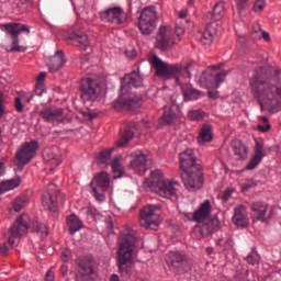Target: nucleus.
<instances>
[{
    "label": "nucleus",
    "instance_id": "obj_43",
    "mask_svg": "<svg viewBox=\"0 0 281 281\" xmlns=\"http://www.w3.org/2000/svg\"><path fill=\"white\" fill-rule=\"evenodd\" d=\"M33 232H35L40 238H47L49 236V229L41 222H35L33 225Z\"/></svg>",
    "mask_w": 281,
    "mask_h": 281
},
{
    "label": "nucleus",
    "instance_id": "obj_64",
    "mask_svg": "<svg viewBox=\"0 0 281 281\" xmlns=\"http://www.w3.org/2000/svg\"><path fill=\"white\" fill-rule=\"evenodd\" d=\"M250 188H251V184H248V183L243 184V191L244 192H247Z\"/></svg>",
    "mask_w": 281,
    "mask_h": 281
},
{
    "label": "nucleus",
    "instance_id": "obj_57",
    "mask_svg": "<svg viewBox=\"0 0 281 281\" xmlns=\"http://www.w3.org/2000/svg\"><path fill=\"white\" fill-rule=\"evenodd\" d=\"M105 223L108 229H113V220L111 217H106Z\"/></svg>",
    "mask_w": 281,
    "mask_h": 281
},
{
    "label": "nucleus",
    "instance_id": "obj_16",
    "mask_svg": "<svg viewBox=\"0 0 281 281\" xmlns=\"http://www.w3.org/2000/svg\"><path fill=\"white\" fill-rule=\"evenodd\" d=\"M79 268V276H77L76 281H91L92 276H95V261L90 258H81L77 260Z\"/></svg>",
    "mask_w": 281,
    "mask_h": 281
},
{
    "label": "nucleus",
    "instance_id": "obj_60",
    "mask_svg": "<svg viewBox=\"0 0 281 281\" xmlns=\"http://www.w3.org/2000/svg\"><path fill=\"white\" fill-rule=\"evenodd\" d=\"M261 35H262V38L267 42V43H269L270 41H271V36L269 35V33H267V32H262L261 33Z\"/></svg>",
    "mask_w": 281,
    "mask_h": 281
},
{
    "label": "nucleus",
    "instance_id": "obj_3",
    "mask_svg": "<svg viewBox=\"0 0 281 281\" xmlns=\"http://www.w3.org/2000/svg\"><path fill=\"white\" fill-rule=\"evenodd\" d=\"M137 237L135 235L126 234L123 236L119 247V271L122 276H125L127 278H131L133 273V249H135Z\"/></svg>",
    "mask_w": 281,
    "mask_h": 281
},
{
    "label": "nucleus",
    "instance_id": "obj_53",
    "mask_svg": "<svg viewBox=\"0 0 281 281\" xmlns=\"http://www.w3.org/2000/svg\"><path fill=\"white\" fill-rule=\"evenodd\" d=\"M186 34V30L181 25L176 26V36L177 38H181Z\"/></svg>",
    "mask_w": 281,
    "mask_h": 281
},
{
    "label": "nucleus",
    "instance_id": "obj_56",
    "mask_svg": "<svg viewBox=\"0 0 281 281\" xmlns=\"http://www.w3.org/2000/svg\"><path fill=\"white\" fill-rule=\"evenodd\" d=\"M54 279H55L54 271L48 270L45 276V281H54Z\"/></svg>",
    "mask_w": 281,
    "mask_h": 281
},
{
    "label": "nucleus",
    "instance_id": "obj_45",
    "mask_svg": "<svg viewBox=\"0 0 281 281\" xmlns=\"http://www.w3.org/2000/svg\"><path fill=\"white\" fill-rule=\"evenodd\" d=\"M246 261L248 265H252V267L260 262V255H258L256 248H252L251 252L246 257Z\"/></svg>",
    "mask_w": 281,
    "mask_h": 281
},
{
    "label": "nucleus",
    "instance_id": "obj_37",
    "mask_svg": "<svg viewBox=\"0 0 281 281\" xmlns=\"http://www.w3.org/2000/svg\"><path fill=\"white\" fill-rule=\"evenodd\" d=\"M113 150H115V147L101 150L97 156L98 166L101 168H106L109 166V161H111V155H113Z\"/></svg>",
    "mask_w": 281,
    "mask_h": 281
},
{
    "label": "nucleus",
    "instance_id": "obj_46",
    "mask_svg": "<svg viewBox=\"0 0 281 281\" xmlns=\"http://www.w3.org/2000/svg\"><path fill=\"white\" fill-rule=\"evenodd\" d=\"M190 120L193 122H202L203 117H205V112L201 110H192L189 112Z\"/></svg>",
    "mask_w": 281,
    "mask_h": 281
},
{
    "label": "nucleus",
    "instance_id": "obj_40",
    "mask_svg": "<svg viewBox=\"0 0 281 281\" xmlns=\"http://www.w3.org/2000/svg\"><path fill=\"white\" fill-rule=\"evenodd\" d=\"M21 186L20 179H11L0 183V194H4V192H10V190H14Z\"/></svg>",
    "mask_w": 281,
    "mask_h": 281
},
{
    "label": "nucleus",
    "instance_id": "obj_17",
    "mask_svg": "<svg viewBox=\"0 0 281 281\" xmlns=\"http://www.w3.org/2000/svg\"><path fill=\"white\" fill-rule=\"evenodd\" d=\"M58 194H60L58 187L54 183H49L46 192L42 196V203L49 212H58Z\"/></svg>",
    "mask_w": 281,
    "mask_h": 281
},
{
    "label": "nucleus",
    "instance_id": "obj_4",
    "mask_svg": "<svg viewBox=\"0 0 281 281\" xmlns=\"http://www.w3.org/2000/svg\"><path fill=\"white\" fill-rule=\"evenodd\" d=\"M151 179H146L144 186L150 188L158 194L159 196H164V199H170L172 196H177V182H172L170 180H164V170L156 169L150 173Z\"/></svg>",
    "mask_w": 281,
    "mask_h": 281
},
{
    "label": "nucleus",
    "instance_id": "obj_54",
    "mask_svg": "<svg viewBox=\"0 0 281 281\" xmlns=\"http://www.w3.org/2000/svg\"><path fill=\"white\" fill-rule=\"evenodd\" d=\"M8 251H10V247H8V244H0V254H3V256H8Z\"/></svg>",
    "mask_w": 281,
    "mask_h": 281
},
{
    "label": "nucleus",
    "instance_id": "obj_58",
    "mask_svg": "<svg viewBox=\"0 0 281 281\" xmlns=\"http://www.w3.org/2000/svg\"><path fill=\"white\" fill-rule=\"evenodd\" d=\"M61 260H63V262H69V252L68 251H64L61 254Z\"/></svg>",
    "mask_w": 281,
    "mask_h": 281
},
{
    "label": "nucleus",
    "instance_id": "obj_55",
    "mask_svg": "<svg viewBox=\"0 0 281 281\" xmlns=\"http://www.w3.org/2000/svg\"><path fill=\"white\" fill-rule=\"evenodd\" d=\"M207 95H209V98H210L211 100H217V98H218V91H216V90H211V91L207 92Z\"/></svg>",
    "mask_w": 281,
    "mask_h": 281
},
{
    "label": "nucleus",
    "instance_id": "obj_63",
    "mask_svg": "<svg viewBox=\"0 0 281 281\" xmlns=\"http://www.w3.org/2000/svg\"><path fill=\"white\" fill-rule=\"evenodd\" d=\"M110 281H121L117 274H112Z\"/></svg>",
    "mask_w": 281,
    "mask_h": 281
},
{
    "label": "nucleus",
    "instance_id": "obj_34",
    "mask_svg": "<svg viewBox=\"0 0 281 281\" xmlns=\"http://www.w3.org/2000/svg\"><path fill=\"white\" fill-rule=\"evenodd\" d=\"M232 148L234 150V155L238 157V159H247L249 157V148L243 140L240 139H234L232 142Z\"/></svg>",
    "mask_w": 281,
    "mask_h": 281
},
{
    "label": "nucleus",
    "instance_id": "obj_52",
    "mask_svg": "<svg viewBox=\"0 0 281 281\" xmlns=\"http://www.w3.org/2000/svg\"><path fill=\"white\" fill-rule=\"evenodd\" d=\"M5 115V105L3 104V93L0 92V117Z\"/></svg>",
    "mask_w": 281,
    "mask_h": 281
},
{
    "label": "nucleus",
    "instance_id": "obj_38",
    "mask_svg": "<svg viewBox=\"0 0 281 281\" xmlns=\"http://www.w3.org/2000/svg\"><path fill=\"white\" fill-rule=\"evenodd\" d=\"M212 139H213L212 125L204 124L198 136V144H207V142H212Z\"/></svg>",
    "mask_w": 281,
    "mask_h": 281
},
{
    "label": "nucleus",
    "instance_id": "obj_49",
    "mask_svg": "<svg viewBox=\"0 0 281 281\" xmlns=\"http://www.w3.org/2000/svg\"><path fill=\"white\" fill-rule=\"evenodd\" d=\"M14 106L18 113H23L24 106H23V102H21V98L19 97L15 98Z\"/></svg>",
    "mask_w": 281,
    "mask_h": 281
},
{
    "label": "nucleus",
    "instance_id": "obj_1",
    "mask_svg": "<svg viewBox=\"0 0 281 281\" xmlns=\"http://www.w3.org/2000/svg\"><path fill=\"white\" fill-rule=\"evenodd\" d=\"M249 87L252 97L258 102L260 111L280 113L281 111V85L271 71L266 67L256 68L249 78Z\"/></svg>",
    "mask_w": 281,
    "mask_h": 281
},
{
    "label": "nucleus",
    "instance_id": "obj_35",
    "mask_svg": "<svg viewBox=\"0 0 281 281\" xmlns=\"http://www.w3.org/2000/svg\"><path fill=\"white\" fill-rule=\"evenodd\" d=\"M123 80H126L128 89H139V87H144V78H142V75L137 71H133L131 74L125 75V78Z\"/></svg>",
    "mask_w": 281,
    "mask_h": 281
},
{
    "label": "nucleus",
    "instance_id": "obj_30",
    "mask_svg": "<svg viewBox=\"0 0 281 281\" xmlns=\"http://www.w3.org/2000/svg\"><path fill=\"white\" fill-rule=\"evenodd\" d=\"M212 212V204L210 203V200H205L204 203L200 205V207L193 213V221L195 223H201L202 221H205L207 216H210Z\"/></svg>",
    "mask_w": 281,
    "mask_h": 281
},
{
    "label": "nucleus",
    "instance_id": "obj_51",
    "mask_svg": "<svg viewBox=\"0 0 281 281\" xmlns=\"http://www.w3.org/2000/svg\"><path fill=\"white\" fill-rule=\"evenodd\" d=\"M125 56L127 58H136L137 57V50L135 48L125 49Z\"/></svg>",
    "mask_w": 281,
    "mask_h": 281
},
{
    "label": "nucleus",
    "instance_id": "obj_5",
    "mask_svg": "<svg viewBox=\"0 0 281 281\" xmlns=\"http://www.w3.org/2000/svg\"><path fill=\"white\" fill-rule=\"evenodd\" d=\"M161 204H148L140 210L139 224L145 229H159Z\"/></svg>",
    "mask_w": 281,
    "mask_h": 281
},
{
    "label": "nucleus",
    "instance_id": "obj_29",
    "mask_svg": "<svg viewBox=\"0 0 281 281\" xmlns=\"http://www.w3.org/2000/svg\"><path fill=\"white\" fill-rule=\"evenodd\" d=\"M65 63H67V60L65 59V53H63V50H58L53 57L49 58L47 67L49 71L54 74L58 71L63 67V65H65Z\"/></svg>",
    "mask_w": 281,
    "mask_h": 281
},
{
    "label": "nucleus",
    "instance_id": "obj_36",
    "mask_svg": "<svg viewBox=\"0 0 281 281\" xmlns=\"http://www.w3.org/2000/svg\"><path fill=\"white\" fill-rule=\"evenodd\" d=\"M43 159L46 161V164H50V170H54V168H58V166H60V158H58V155H56L52 148H45L43 150Z\"/></svg>",
    "mask_w": 281,
    "mask_h": 281
},
{
    "label": "nucleus",
    "instance_id": "obj_47",
    "mask_svg": "<svg viewBox=\"0 0 281 281\" xmlns=\"http://www.w3.org/2000/svg\"><path fill=\"white\" fill-rule=\"evenodd\" d=\"M237 12L239 16L249 8V0H236Z\"/></svg>",
    "mask_w": 281,
    "mask_h": 281
},
{
    "label": "nucleus",
    "instance_id": "obj_42",
    "mask_svg": "<svg viewBox=\"0 0 281 281\" xmlns=\"http://www.w3.org/2000/svg\"><path fill=\"white\" fill-rule=\"evenodd\" d=\"M47 72H40L36 81L35 93L36 95H43L45 93V78Z\"/></svg>",
    "mask_w": 281,
    "mask_h": 281
},
{
    "label": "nucleus",
    "instance_id": "obj_26",
    "mask_svg": "<svg viewBox=\"0 0 281 281\" xmlns=\"http://www.w3.org/2000/svg\"><path fill=\"white\" fill-rule=\"evenodd\" d=\"M179 117V105H167L165 106L161 122L167 126H175L177 119Z\"/></svg>",
    "mask_w": 281,
    "mask_h": 281
},
{
    "label": "nucleus",
    "instance_id": "obj_10",
    "mask_svg": "<svg viewBox=\"0 0 281 281\" xmlns=\"http://www.w3.org/2000/svg\"><path fill=\"white\" fill-rule=\"evenodd\" d=\"M157 21H159V16H157L155 7L145 8L138 18V27L142 34L144 36H150L157 27Z\"/></svg>",
    "mask_w": 281,
    "mask_h": 281
},
{
    "label": "nucleus",
    "instance_id": "obj_9",
    "mask_svg": "<svg viewBox=\"0 0 281 281\" xmlns=\"http://www.w3.org/2000/svg\"><path fill=\"white\" fill-rule=\"evenodd\" d=\"M181 38L172 36V27L168 25H161L158 29L156 35L155 48L160 52H170L175 45H179Z\"/></svg>",
    "mask_w": 281,
    "mask_h": 281
},
{
    "label": "nucleus",
    "instance_id": "obj_50",
    "mask_svg": "<svg viewBox=\"0 0 281 281\" xmlns=\"http://www.w3.org/2000/svg\"><path fill=\"white\" fill-rule=\"evenodd\" d=\"M257 131H259V133H269V131H271V124L258 125Z\"/></svg>",
    "mask_w": 281,
    "mask_h": 281
},
{
    "label": "nucleus",
    "instance_id": "obj_20",
    "mask_svg": "<svg viewBox=\"0 0 281 281\" xmlns=\"http://www.w3.org/2000/svg\"><path fill=\"white\" fill-rule=\"evenodd\" d=\"M38 115L40 117H42V120H44V122L54 124L55 122H61L63 115H65V109L56 106H46L38 112Z\"/></svg>",
    "mask_w": 281,
    "mask_h": 281
},
{
    "label": "nucleus",
    "instance_id": "obj_39",
    "mask_svg": "<svg viewBox=\"0 0 281 281\" xmlns=\"http://www.w3.org/2000/svg\"><path fill=\"white\" fill-rule=\"evenodd\" d=\"M67 226L69 228V233L71 236L76 234V232H80L82 229V222H80V218L76 215H70L67 217Z\"/></svg>",
    "mask_w": 281,
    "mask_h": 281
},
{
    "label": "nucleus",
    "instance_id": "obj_28",
    "mask_svg": "<svg viewBox=\"0 0 281 281\" xmlns=\"http://www.w3.org/2000/svg\"><path fill=\"white\" fill-rule=\"evenodd\" d=\"M265 158V144L256 142L255 155L247 165V170H254Z\"/></svg>",
    "mask_w": 281,
    "mask_h": 281
},
{
    "label": "nucleus",
    "instance_id": "obj_21",
    "mask_svg": "<svg viewBox=\"0 0 281 281\" xmlns=\"http://www.w3.org/2000/svg\"><path fill=\"white\" fill-rule=\"evenodd\" d=\"M221 225L218 218L206 220L204 223L199 224L194 227V234L203 238L205 236H212L214 232L220 229Z\"/></svg>",
    "mask_w": 281,
    "mask_h": 281
},
{
    "label": "nucleus",
    "instance_id": "obj_23",
    "mask_svg": "<svg viewBox=\"0 0 281 281\" xmlns=\"http://www.w3.org/2000/svg\"><path fill=\"white\" fill-rule=\"evenodd\" d=\"M225 16V2H218L214 5L213 12H207L203 16L204 23H218Z\"/></svg>",
    "mask_w": 281,
    "mask_h": 281
},
{
    "label": "nucleus",
    "instance_id": "obj_27",
    "mask_svg": "<svg viewBox=\"0 0 281 281\" xmlns=\"http://www.w3.org/2000/svg\"><path fill=\"white\" fill-rule=\"evenodd\" d=\"M233 223L236 227H247L249 225V218H247V210L245 209V205L235 207Z\"/></svg>",
    "mask_w": 281,
    "mask_h": 281
},
{
    "label": "nucleus",
    "instance_id": "obj_25",
    "mask_svg": "<svg viewBox=\"0 0 281 281\" xmlns=\"http://www.w3.org/2000/svg\"><path fill=\"white\" fill-rule=\"evenodd\" d=\"M218 34V23H205V30L200 38L202 45H212L214 43V37Z\"/></svg>",
    "mask_w": 281,
    "mask_h": 281
},
{
    "label": "nucleus",
    "instance_id": "obj_48",
    "mask_svg": "<svg viewBox=\"0 0 281 281\" xmlns=\"http://www.w3.org/2000/svg\"><path fill=\"white\" fill-rule=\"evenodd\" d=\"M267 2L265 0H256L254 4L255 12H262Z\"/></svg>",
    "mask_w": 281,
    "mask_h": 281
},
{
    "label": "nucleus",
    "instance_id": "obj_18",
    "mask_svg": "<svg viewBox=\"0 0 281 281\" xmlns=\"http://www.w3.org/2000/svg\"><path fill=\"white\" fill-rule=\"evenodd\" d=\"M100 19L106 23L122 25L126 21V13L123 8L114 7L100 12Z\"/></svg>",
    "mask_w": 281,
    "mask_h": 281
},
{
    "label": "nucleus",
    "instance_id": "obj_44",
    "mask_svg": "<svg viewBox=\"0 0 281 281\" xmlns=\"http://www.w3.org/2000/svg\"><path fill=\"white\" fill-rule=\"evenodd\" d=\"M29 202L30 199L26 195L18 196L12 203L14 212H21Z\"/></svg>",
    "mask_w": 281,
    "mask_h": 281
},
{
    "label": "nucleus",
    "instance_id": "obj_61",
    "mask_svg": "<svg viewBox=\"0 0 281 281\" xmlns=\"http://www.w3.org/2000/svg\"><path fill=\"white\" fill-rule=\"evenodd\" d=\"M67 271H68L67 266H66V265H63V266L60 267V273H61V276H65V274L67 273Z\"/></svg>",
    "mask_w": 281,
    "mask_h": 281
},
{
    "label": "nucleus",
    "instance_id": "obj_41",
    "mask_svg": "<svg viewBox=\"0 0 281 281\" xmlns=\"http://www.w3.org/2000/svg\"><path fill=\"white\" fill-rule=\"evenodd\" d=\"M112 166V172H113V179H120L121 177H124V168H122V165L120 164V158L115 156L112 159L111 162Z\"/></svg>",
    "mask_w": 281,
    "mask_h": 281
},
{
    "label": "nucleus",
    "instance_id": "obj_62",
    "mask_svg": "<svg viewBox=\"0 0 281 281\" xmlns=\"http://www.w3.org/2000/svg\"><path fill=\"white\" fill-rule=\"evenodd\" d=\"M186 16H188V11L182 10V11L179 12V18L180 19H186Z\"/></svg>",
    "mask_w": 281,
    "mask_h": 281
},
{
    "label": "nucleus",
    "instance_id": "obj_14",
    "mask_svg": "<svg viewBox=\"0 0 281 281\" xmlns=\"http://www.w3.org/2000/svg\"><path fill=\"white\" fill-rule=\"evenodd\" d=\"M30 229V215L22 214L9 229L10 236L8 238V245L10 249H14V238H23L27 236V231Z\"/></svg>",
    "mask_w": 281,
    "mask_h": 281
},
{
    "label": "nucleus",
    "instance_id": "obj_8",
    "mask_svg": "<svg viewBox=\"0 0 281 281\" xmlns=\"http://www.w3.org/2000/svg\"><path fill=\"white\" fill-rule=\"evenodd\" d=\"M214 69H218V67L211 66L209 70L202 72L199 83L203 89H218L222 82H225L229 70H221L214 74Z\"/></svg>",
    "mask_w": 281,
    "mask_h": 281
},
{
    "label": "nucleus",
    "instance_id": "obj_31",
    "mask_svg": "<svg viewBox=\"0 0 281 281\" xmlns=\"http://www.w3.org/2000/svg\"><path fill=\"white\" fill-rule=\"evenodd\" d=\"M69 38L72 41V44L76 45V47H80V49H87V47H89V36L82 31L70 33Z\"/></svg>",
    "mask_w": 281,
    "mask_h": 281
},
{
    "label": "nucleus",
    "instance_id": "obj_19",
    "mask_svg": "<svg viewBox=\"0 0 281 281\" xmlns=\"http://www.w3.org/2000/svg\"><path fill=\"white\" fill-rule=\"evenodd\" d=\"M113 109H115V111H124V109L137 111L142 109V97L126 99L124 95H120L119 99L114 101Z\"/></svg>",
    "mask_w": 281,
    "mask_h": 281
},
{
    "label": "nucleus",
    "instance_id": "obj_59",
    "mask_svg": "<svg viewBox=\"0 0 281 281\" xmlns=\"http://www.w3.org/2000/svg\"><path fill=\"white\" fill-rule=\"evenodd\" d=\"M231 196H232V191H225L222 199L223 201H229Z\"/></svg>",
    "mask_w": 281,
    "mask_h": 281
},
{
    "label": "nucleus",
    "instance_id": "obj_6",
    "mask_svg": "<svg viewBox=\"0 0 281 281\" xmlns=\"http://www.w3.org/2000/svg\"><path fill=\"white\" fill-rule=\"evenodd\" d=\"M180 177L183 181L184 188L190 192H194L203 188V167L201 165H195L190 169H182Z\"/></svg>",
    "mask_w": 281,
    "mask_h": 281
},
{
    "label": "nucleus",
    "instance_id": "obj_12",
    "mask_svg": "<svg viewBox=\"0 0 281 281\" xmlns=\"http://www.w3.org/2000/svg\"><path fill=\"white\" fill-rule=\"evenodd\" d=\"M110 186L111 179L109 178V173L106 171L97 173L90 182L92 196H94L97 201H104V199H106L104 192L109 190Z\"/></svg>",
    "mask_w": 281,
    "mask_h": 281
},
{
    "label": "nucleus",
    "instance_id": "obj_32",
    "mask_svg": "<svg viewBox=\"0 0 281 281\" xmlns=\"http://www.w3.org/2000/svg\"><path fill=\"white\" fill-rule=\"evenodd\" d=\"M137 131V124L130 122L126 124L121 140L117 142L119 147H123L135 137V132Z\"/></svg>",
    "mask_w": 281,
    "mask_h": 281
},
{
    "label": "nucleus",
    "instance_id": "obj_24",
    "mask_svg": "<svg viewBox=\"0 0 281 281\" xmlns=\"http://www.w3.org/2000/svg\"><path fill=\"white\" fill-rule=\"evenodd\" d=\"M252 223H265V216H267V210H269V205L267 203L257 201L250 205Z\"/></svg>",
    "mask_w": 281,
    "mask_h": 281
},
{
    "label": "nucleus",
    "instance_id": "obj_13",
    "mask_svg": "<svg viewBox=\"0 0 281 281\" xmlns=\"http://www.w3.org/2000/svg\"><path fill=\"white\" fill-rule=\"evenodd\" d=\"M0 30L5 32L13 40L10 52H25V48L19 45V35L22 34V32L30 34V26L21 23H7L0 24Z\"/></svg>",
    "mask_w": 281,
    "mask_h": 281
},
{
    "label": "nucleus",
    "instance_id": "obj_22",
    "mask_svg": "<svg viewBox=\"0 0 281 281\" xmlns=\"http://www.w3.org/2000/svg\"><path fill=\"white\" fill-rule=\"evenodd\" d=\"M179 161L180 170H189L194 168V166H201L199 162H196V156L192 149H186L184 151L180 153Z\"/></svg>",
    "mask_w": 281,
    "mask_h": 281
},
{
    "label": "nucleus",
    "instance_id": "obj_11",
    "mask_svg": "<svg viewBox=\"0 0 281 281\" xmlns=\"http://www.w3.org/2000/svg\"><path fill=\"white\" fill-rule=\"evenodd\" d=\"M79 91L82 102H95L100 98L102 89L98 80L83 77L80 81Z\"/></svg>",
    "mask_w": 281,
    "mask_h": 281
},
{
    "label": "nucleus",
    "instance_id": "obj_33",
    "mask_svg": "<svg viewBox=\"0 0 281 281\" xmlns=\"http://www.w3.org/2000/svg\"><path fill=\"white\" fill-rule=\"evenodd\" d=\"M148 162V158L146 155L139 153L134 155V159L131 161L130 166L135 170L136 172H146V164Z\"/></svg>",
    "mask_w": 281,
    "mask_h": 281
},
{
    "label": "nucleus",
    "instance_id": "obj_2",
    "mask_svg": "<svg viewBox=\"0 0 281 281\" xmlns=\"http://www.w3.org/2000/svg\"><path fill=\"white\" fill-rule=\"evenodd\" d=\"M149 63L153 65L158 78H162V80H172V78H176V85L180 86L184 102H191V100H199V98H203L202 91L194 89L190 83H181V79L178 77L182 76L190 80L192 78L190 69L196 65L194 60H190L186 66H183V64L165 63L157 55H153Z\"/></svg>",
    "mask_w": 281,
    "mask_h": 281
},
{
    "label": "nucleus",
    "instance_id": "obj_15",
    "mask_svg": "<svg viewBox=\"0 0 281 281\" xmlns=\"http://www.w3.org/2000/svg\"><path fill=\"white\" fill-rule=\"evenodd\" d=\"M38 150V140H32L30 143H24L21 150L15 154V164L19 170H23L26 164H30L34 157H36V151Z\"/></svg>",
    "mask_w": 281,
    "mask_h": 281
},
{
    "label": "nucleus",
    "instance_id": "obj_7",
    "mask_svg": "<svg viewBox=\"0 0 281 281\" xmlns=\"http://www.w3.org/2000/svg\"><path fill=\"white\" fill-rule=\"evenodd\" d=\"M165 260L169 271L175 273V276H183L192 270V265L188 258L178 251H169Z\"/></svg>",
    "mask_w": 281,
    "mask_h": 281
}]
</instances>
